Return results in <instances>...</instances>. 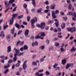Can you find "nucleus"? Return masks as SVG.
Returning a JSON list of instances; mask_svg holds the SVG:
<instances>
[{"label":"nucleus","mask_w":76,"mask_h":76,"mask_svg":"<svg viewBox=\"0 0 76 76\" xmlns=\"http://www.w3.org/2000/svg\"><path fill=\"white\" fill-rule=\"evenodd\" d=\"M44 71L43 69H42L40 70H39L38 71V72H36L35 74V76H43L44 75V74L42 73L39 74V73H42Z\"/></svg>","instance_id":"nucleus-1"},{"label":"nucleus","mask_w":76,"mask_h":76,"mask_svg":"<svg viewBox=\"0 0 76 76\" xmlns=\"http://www.w3.org/2000/svg\"><path fill=\"white\" fill-rule=\"evenodd\" d=\"M58 10H56L54 12V11H52V16L53 17V19L54 18H57V16H55V14H57L58 13Z\"/></svg>","instance_id":"nucleus-2"},{"label":"nucleus","mask_w":76,"mask_h":76,"mask_svg":"<svg viewBox=\"0 0 76 76\" xmlns=\"http://www.w3.org/2000/svg\"><path fill=\"white\" fill-rule=\"evenodd\" d=\"M67 30L68 31L70 32L71 33H73V32H74L76 31V28L73 27L70 28H67Z\"/></svg>","instance_id":"nucleus-3"},{"label":"nucleus","mask_w":76,"mask_h":76,"mask_svg":"<svg viewBox=\"0 0 76 76\" xmlns=\"http://www.w3.org/2000/svg\"><path fill=\"white\" fill-rule=\"evenodd\" d=\"M41 24V25L38 24L37 25V27H40L41 29H43L45 27V23H42Z\"/></svg>","instance_id":"nucleus-4"},{"label":"nucleus","mask_w":76,"mask_h":76,"mask_svg":"<svg viewBox=\"0 0 76 76\" xmlns=\"http://www.w3.org/2000/svg\"><path fill=\"white\" fill-rule=\"evenodd\" d=\"M30 22L31 24H34L35 22H37V17H35L34 18V19L31 20Z\"/></svg>","instance_id":"nucleus-5"},{"label":"nucleus","mask_w":76,"mask_h":76,"mask_svg":"<svg viewBox=\"0 0 76 76\" xmlns=\"http://www.w3.org/2000/svg\"><path fill=\"white\" fill-rule=\"evenodd\" d=\"M64 43H62V45L61 46V48H60L61 50V52H64L65 51H64V49L63 47H64Z\"/></svg>","instance_id":"nucleus-6"},{"label":"nucleus","mask_w":76,"mask_h":76,"mask_svg":"<svg viewBox=\"0 0 76 76\" xmlns=\"http://www.w3.org/2000/svg\"><path fill=\"white\" fill-rule=\"evenodd\" d=\"M18 16V14H14L12 15V19H15V18H16V17Z\"/></svg>","instance_id":"nucleus-7"},{"label":"nucleus","mask_w":76,"mask_h":76,"mask_svg":"<svg viewBox=\"0 0 76 76\" xmlns=\"http://www.w3.org/2000/svg\"><path fill=\"white\" fill-rule=\"evenodd\" d=\"M25 35H26V37H27V36L28 35V34H29V30L27 29L26 30L25 32Z\"/></svg>","instance_id":"nucleus-8"},{"label":"nucleus","mask_w":76,"mask_h":76,"mask_svg":"<svg viewBox=\"0 0 76 76\" xmlns=\"http://www.w3.org/2000/svg\"><path fill=\"white\" fill-rule=\"evenodd\" d=\"M11 51V46H9L7 48V53H10Z\"/></svg>","instance_id":"nucleus-9"},{"label":"nucleus","mask_w":76,"mask_h":76,"mask_svg":"<svg viewBox=\"0 0 76 76\" xmlns=\"http://www.w3.org/2000/svg\"><path fill=\"white\" fill-rule=\"evenodd\" d=\"M26 68H27V65H25L23 64V70H25L26 69Z\"/></svg>","instance_id":"nucleus-10"},{"label":"nucleus","mask_w":76,"mask_h":76,"mask_svg":"<svg viewBox=\"0 0 76 76\" xmlns=\"http://www.w3.org/2000/svg\"><path fill=\"white\" fill-rule=\"evenodd\" d=\"M56 6V4H53L50 7V9H54L55 8V6Z\"/></svg>","instance_id":"nucleus-11"},{"label":"nucleus","mask_w":76,"mask_h":76,"mask_svg":"<svg viewBox=\"0 0 76 76\" xmlns=\"http://www.w3.org/2000/svg\"><path fill=\"white\" fill-rule=\"evenodd\" d=\"M76 49H75V47H73L72 48V49L70 50V51L71 52H73V51L75 52V51H76Z\"/></svg>","instance_id":"nucleus-12"},{"label":"nucleus","mask_w":76,"mask_h":76,"mask_svg":"<svg viewBox=\"0 0 76 76\" xmlns=\"http://www.w3.org/2000/svg\"><path fill=\"white\" fill-rule=\"evenodd\" d=\"M14 50H15V51L16 53H17L18 54L19 53V50H17L16 48H14Z\"/></svg>","instance_id":"nucleus-13"},{"label":"nucleus","mask_w":76,"mask_h":76,"mask_svg":"<svg viewBox=\"0 0 76 76\" xmlns=\"http://www.w3.org/2000/svg\"><path fill=\"white\" fill-rule=\"evenodd\" d=\"M62 63L63 65H64V64H66V59H64V60H62Z\"/></svg>","instance_id":"nucleus-14"},{"label":"nucleus","mask_w":76,"mask_h":76,"mask_svg":"<svg viewBox=\"0 0 76 76\" xmlns=\"http://www.w3.org/2000/svg\"><path fill=\"white\" fill-rule=\"evenodd\" d=\"M38 42L36 41L35 43H33L32 44V45L33 47H34V45L37 46L38 45Z\"/></svg>","instance_id":"nucleus-15"},{"label":"nucleus","mask_w":76,"mask_h":76,"mask_svg":"<svg viewBox=\"0 0 76 76\" xmlns=\"http://www.w3.org/2000/svg\"><path fill=\"white\" fill-rule=\"evenodd\" d=\"M23 50H28V47L26 45H24L23 47Z\"/></svg>","instance_id":"nucleus-16"},{"label":"nucleus","mask_w":76,"mask_h":76,"mask_svg":"<svg viewBox=\"0 0 76 76\" xmlns=\"http://www.w3.org/2000/svg\"><path fill=\"white\" fill-rule=\"evenodd\" d=\"M14 20L13 19H12V18L10 20V23L9 24L10 25H12L13 24V23Z\"/></svg>","instance_id":"nucleus-17"},{"label":"nucleus","mask_w":76,"mask_h":76,"mask_svg":"<svg viewBox=\"0 0 76 76\" xmlns=\"http://www.w3.org/2000/svg\"><path fill=\"white\" fill-rule=\"evenodd\" d=\"M1 36L2 37H1L2 38H3V37L4 36V34L3 31H2L1 32V34H0V37H1Z\"/></svg>","instance_id":"nucleus-18"},{"label":"nucleus","mask_w":76,"mask_h":76,"mask_svg":"<svg viewBox=\"0 0 76 76\" xmlns=\"http://www.w3.org/2000/svg\"><path fill=\"white\" fill-rule=\"evenodd\" d=\"M61 28L62 29H64V27H65V23H62L61 25Z\"/></svg>","instance_id":"nucleus-19"},{"label":"nucleus","mask_w":76,"mask_h":76,"mask_svg":"<svg viewBox=\"0 0 76 76\" xmlns=\"http://www.w3.org/2000/svg\"><path fill=\"white\" fill-rule=\"evenodd\" d=\"M72 4H69L68 5V9L69 10H71L72 9Z\"/></svg>","instance_id":"nucleus-20"},{"label":"nucleus","mask_w":76,"mask_h":76,"mask_svg":"<svg viewBox=\"0 0 76 76\" xmlns=\"http://www.w3.org/2000/svg\"><path fill=\"white\" fill-rule=\"evenodd\" d=\"M15 27H16V28H17L18 29H19V28H20V25H19L18 24V23L15 24Z\"/></svg>","instance_id":"nucleus-21"},{"label":"nucleus","mask_w":76,"mask_h":76,"mask_svg":"<svg viewBox=\"0 0 76 76\" xmlns=\"http://www.w3.org/2000/svg\"><path fill=\"white\" fill-rule=\"evenodd\" d=\"M45 48V46L44 45H42L39 47V49L40 50H44Z\"/></svg>","instance_id":"nucleus-22"},{"label":"nucleus","mask_w":76,"mask_h":76,"mask_svg":"<svg viewBox=\"0 0 76 76\" xmlns=\"http://www.w3.org/2000/svg\"><path fill=\"white\" fill-rule=\"evenodd\" d=\"M32 1V3L33 5L35 7V0H31Z\"/></svg>","instance_id":"nucleus-23"},{"label":"nucleus","mask_w":76,"mask_h":76,"mask_svg":"<svg viewBox=\"0 0 76 76\" xmlns=\"http://www.w3.org/2000/svg\"><path fill=\"white\" fill-rule=\"evenodd\" d=\"M10 35L7 36V39L8 41H10Z\"/></svg>","instance_id":"nucleus-24"},{"label":"nucleus","mask_w":76,"mask_h":76,"mask_svg":"<svg viewBox=\"0 0 76 76\" xmlns=\"http://www.w3.org/2000/svg\"><path fill=\"white\" fill-rule=\"evenodd\" d=\"M54 50V47L53 46H51L49 48V50L50 51L51 50Z\"/></svg>","instance_id":"nucleus-25"},{"label":"nucleus","mask_w":76,"mask_h":76,"mask_svg":"<svg viewBox=\"0 0 76 76\" xmlns=\"http://www.w3.org/2000/svg\"><path fill=\"white\" fill-rule=\"evenodd\" d=\"M68 64L69 67H71V68H73V63Z\"/></svg>","instance_id":"nucleus-26"},{"label":"nucleus","mask_w":76,"mask_h":76,"mask_svg":"<svg viewBox=\"0 0 76 76\" xmlns=\"http://www.w3.org/2000/svg\"><path fill=\"white\" fill-rule=\"evenodd\" d=\"M73 14V12H68V13L67 14V15H72Z\"/></svg>","instance_id":"nucleus-27"},{"label":"nucleus","mask_w":76,"mask_h":76,"mask_svg":"<svg viewBox=\"0 0 76 76\" xmlns=\"http://www.w3.org/2000/svg\"><path fill=\"white\" fill-rule=\"evenodd\" d=\"M14 31H15V27H13V29L11 30V33L12 34H14Z\"/></svg>","instance_id":"nucleus-28"},{"label":"nucleus","mask_w":76,"mask_h":76,"mask_svg":"<svg viewBox=\"0 0 76 76\" xmlns=\"http://www.w3.org/2000/svg\"><path fill=\"white\" fill-rule=\"evenodd\" d=\"M15 0H10L9 1V3L10 4H11L12 3H13V2L15 1Z\"/></svg>","instance_id":"nucleus-29"},{"label":"nucleus","mask_w":76,"mask_h":76,"mask_svg":"<svg viewBox=\"0 0 76 76\" xmlns=\"http://www.w3.org/2000/svg\"><path fill=\"white\" fill-rule=\"evenodd\" d=\"M42 36L43 37H44L45 36V33L44 32H42L41 33V35L40 37Z\"/></svg>","instance_id":"nucleus-30"},{"label":"nucleus","mask_w":76,"mask_h":76,"mask_svg":"<svg viewBox=\"0 0 76 76\" xmlns=\"http://www.w3.org/2000/svg\"><path fill=\"white\" fill-rule=\"evenodd\" d=\"M32 65L34 66H37V63H36V62L34 61L32 63Z\"/></svg>","instance_id":"nucleus-31"},{"label":"nucleus","mask_w":76,"mask_h":76,"mask_svg":"<svg viewBox=\"0 0 76 76\" xmlns=\"http://www.w3.org/2000/svg\"><path fill=\"white\" fill-rule=\"evenodd\" d=\"M57 40H59V39L58 38L55 37L53 39V40L54 41H57Z\"/></svg>","instance_id":"nucleus-32"},{"label":"nucleus","mask_w":76,"mask_h":76,"mask_svg":"<svg viewBox=\"0 0 76 76\" xmlns=\"http://www.w3.org/2000/svg\"><path fill=\"white\" fill-rule=\"evenodd\" d=\"M57 66H58V64H55L54 65H53V68L54 69H56Z\"/></svg>","instance_id":"nucleus-33"},{"label":"nucleus","mask_w":76,"mask_h":76,"mask_svg":"<svg viewBox=\"0 0 76 76\" xmlns=\"http://www.w3.org/2000/svg\"><path fill=\"white\" fill-rule=\"evenodd\" d=\"M9 64H8L7 66L6 65H5L4 67V69H7V67H9Z\"/></svg>","instance_id":"nucleus-34"},{"label":"nucleus","mask_w":76,"mask_h":76,"mask_svg":"<svg viewBox=\"0 0 76 76\" xmlns=\"http://www.w3.org/2000/svg\"><path fill=\"white\" fill-rule=\"evenodd\" d=\"M70 67V66H69V65L68 64L66 66V67H65V69H68L69 68V67Z\"/></svg>","instance_id":"nucleus-35"},{"label":"nucleus","mask_w":76,"mask_h":76,"mask_svg":"<svg viewBox=\"0 0 76 76\" xmlns=\"http://www.w3.org/2000/svg\"><path fill=\"white\" fill-rule=\"evenodd\" d=\"M9 9H10V7H9L7 8V9L5 10L4 11L5 13H7V12L8 11V10H9Z\"/></svg>","instance_id":"nucleus-36"},{"label":"nucleus","mask_w":76,"mask_h":76,"mask_svg":"<svg viewBox=\"0 0 76 76\" xmlns=\"http://www.w3.org/2000/svg\"><path fill=\"white\" fill-rule=\"evenodd\" d=\"M42 10V8H40L39 10H38L37 11V12L38 13H40V12H41V10Z\"/></svg>","instance_id":"nucleus-37"},{"label":"nucleus","mask_w":76,"mask_h":76,"mask_svg":"<svg viewBox=\"0 0 76 76\" xmlns=\"http://www.w3.org/2000/svg\"><path fill=\"white\" fill-rule=\"evenodd\" d=\"M23 15H22L21 16H20L18 17V19H21L23 18Z\"/></svg>","instance_id":"nucleus-38"},{"label":"nucleus","mask_w":76,"mask_h":76,"mask_svg":"<svg viewBox=\"0 0 76 76\" xmlns=\"http://www.w3.org/2000/svg\"><path fill=\"white\" fill-rule=\"evenodd\" d=\"M15 66L16 67H19L20 66V64L17 63L15 65Z\"/></svg>","instance_id":"nucleus-39"},{"label":"nucleus","mask_w":76,"mask_h":76,"mask_svg":"<svg viewBox=\"0 0 76 76\" xmlns=\"http://www.w3.org/2000/svg\"><path fill=\"white\" fill-rule=\"evenodd\" d=\"M59 45H60V44L58 43H55V45L56 47H58Z\"/></svg>","instance_id":"nucleus-40"},{"label":"nucleus","mask_w":76,"mask_h":76,"mask_svg":"<svg viewBox=\"0 0 76 76\" xmlns=\"http://www.w3.org/2000/svg\"><path fill=\"white\" fill-rule=\"evenodd\" d=\"M9 56L11 58H12L13 57V54H12V53H10L9 55Z\"/></svg>","instance_id":"nucleus-41"},{"label":"nucleus","mask_w":76,"mask_h":76,"mask_svg":"<svg viewBox=\"0 0 76 76\" xmlns=\"http://www.w3.org/2000/svg\"><path fill=\"white\" fill-rule=\"evenodd\" d=\"M8 71H9V69H6L4 71V74H6V73H7V72H8Z\"/></svg>","instance_id":"nucleus-42"},{"label":"nucleus","mask_w":76,"mask_h":76,"mask_svg":"<svg viewBox=\"0 0 76 76\" xmlns=\"http://www.w3.org/2000/svg\"><path fill=\"white\" fill-rule=\"evenodd\" d=\"M30 19H31V18L29 16H28L27 17V20L28 22H29L30 21Z\"/></svg>","instance_id":"nucleus-43"},{"label":"nucleus","mask_w":76,"mask_h":76,"mask_svg":"<svg viewBox=\"0 0 76 76\" xmlns=\"http://www.w3.org/2000/svg\"><path fill=\"white\" fill-rule=\"evenodd\" d=\"M22 32V30L19 31L18 33V35H20V34Z\"/></svg>","instance_id":"nucleus-44"},{"label":"nucleus","mask_w":76,"mask_h":76,"mask_svg":"<svg viewBox=\"0 0 76 76\" xmlns=\"http://www.w3.org/2000/svg\"><path fill=\"white\" fill-rule=\"evenodd\" d=\"M64 7H68V4H65L64 5Z\"/></svg>","instance_id":"nucleus-45"},{"label":"nucleus","mask_w":76,"mask_h":76,"mask_svg":"<svg viewBox=\"0 0 76 76\" xmlns=\"http://www.w3.org/2000/svg\"><path fill=\"white\" fill-rule=\"evenodd\" d=\"M17 60V57H14L13 58V61H15Z\"/></svg>","instance_id":"nucleus-46"},{"label":"nucleus","mask_w":76,"mask_h":76,"mask_svg":"<svg viewBox=\"0 0 76 76\" xmlns=\"http://www.w3.org/2000/svg\"><path fill=\"white\" fill-rule=\"evenodd\" d=\"M40 38V36H39V35H38L37 36L35 37V39H38Z\"/></svg>","instance_id":"nucleus-47"},{"label":"nucleus","mask_w":76,"mask_h":76,"mask_svg":"<svg viewBox=\"0 0 76 76\" xmlns=\"http://www.w3.org/2000/svg\"><path fill=\"white\" fill-rule=\"evenodd\" d=\"M46 75H48V76L50 75V72H48L46 71Z\"/></svg>","instance_id":"nucleus-48"},{"label":"nucleus","mask_w":76,"mask_h":76,"mask_svg":"<svg viewBox=\"0 0 76 76\" xmlns=\"http://www.w3.org/2000/svg\"><path fill=\"white\" fill-rule=\"evenodd\" d=\"M16 8H17V7H15L13 9V10H12V12H15V11H16Z\"/></svg>","instance_id":"nucleus-49"},{"label":"nucleus","mask_w":76,"mask_h":76,"mask_svg":"<svg viewBox=\"0 0 76 76\" xmlns=\"http://www.w3.org/2000/svg\"><path fill=\"white\" fill-rule=\"evenodd\" d=\"M23 25H27V23L25 21H24L23 22Z\"/></svg>","instance_id":"nucleus-50"},{"label":"nucleus","mask_w":76,"mask_h":76,"mask_svg":"<svg viewBox=\"0 0 76 76\" xmlns=\"http://www.w3.org/2000/svg\"><path fill=\"white\" fill-rule=\"evenodd\" d=\"M44 60V59L43 58H42L40 59V62H42Z\"/></svg>","instance_id":"nucleus-51"},{"label":"nucleus","mask_w":76,"mask_h":76,"mask_svg":"<svg viewBox=\"0 0 76 76\" xmlns=\"http://www.w3.org/2000/svg\"><path fill=\"white\" fill-rule=\"evenodd\" d=\"M58 22H56L55 23V24H56V27H58Z\"/></svg>","instance_id":"nucleus-52"},{"label":"nucleus","mask_w":76,"mask_h":76,"mask_svg":"<svg viewBox=\"0 0 76 76\" xmlns=\"http://www.w3.org/2000/svg\"><path fill=\"white\" fill-rule=\"evenodd\" d=\"M23 6L25 9H26V7H27V5L26 4H25L23 5Z\"/></svg>","instance_id":"nucleus-53"},{"label":"nucleus","mask_w":76,"mask_h":76,"mask_svg":"<svg viewBox=\"0 0 76 76\" xmlns=\"http://www.w3.org/2000/svg\"><path fill=\"white\" fill-rule=\"evenodd\" d=\"M23 53H20L19 54H18V56H23Z\"/></svg>","instance_id":"nucleus-54"},{"label":"nucleus","mask_w":76,"mask_h":76,"mask_svg":"<svg viewBox=\"0 0 76 76\" xmlns=\"http://www.w3.org/2000/svg\"><path fill=\"white\" fill-rule=\"evenodd\" d=\"M73 17H76V12H73Z\"/></svg>","instance_id":"nucleus-55"},{"label":"nucleus","mask_w":76,"mask_h":76,"mask_svg":"<svg viewBox=\"0 0 76 76\" xmlns=\"http://www.w3.org/2000/svg\"><path fill=\"white\" fill-rule=\"evenodd\" d=\"M63 19L64 20H66L67 19V18L66 17H63Z\"/></svg>","instance_id":"nucleus-56"},{"label":"nucleus","mask_w":76,"mask_h":76,"mask_svg":"<svg viewBox=\"0 0 76 76\" xmlns=\"http://www.w3.org/2000/svg\"><path fill=\"white\" fill-rule=\"evenodd\" d=\"M12 63V60L10 59L8 61V63Z\"/></svg>","instance_id":"nucleus-57"},{"label":"nucleus","mask_w":76,"mask_h":76,"mask_svg":"<svg viewBox=\"0 0 76 76\" xmlns=\"http://www.w3.org/2000/svg\"><path fill=\"white\" fill-rule=\"evenodd\" d=\"M31 25L32 26V28H35V25L34 24H31Z\"/></svg>","instance_id":"nucleus-58"},{"label":"nucleus","mask_w":76,"mask_h":76,"mask_svg":"<svg viewBox=\"0 0 76 76\" xmlns=\"http://www.w3.org/2000/svg\"><path fill=\"white\" fill-rule=\"evenodd\" d=\"M55 69V70H58L60 69V67H57Z\"/></svg>","instance_id":"nucleus-59"},{"label":"nucleus","mask_w":76,"mask_h":76,"mask_svg":"<svg viewBox=\"0 0 76 76\" xmlns=\"http://www.w3.org/2000/svg\"><path fill=\"white\" fill-rule=\"evenodd\" d=\"M46 43L47 44H48L49 43H50V41H49V40L47 39L46 40Z\"/></svg>","instance_id":"nucleus-60"},{"label":"nucleus","mask_w":76,"mask_h":76,"mask_svg":"<svg viewBox=\"0 0 76 76\" xmlns=\"http://www.w3.org/2000/svg\"><path fill=\"white\" fill-rule=\"evenodd\" d=\"M27 60H26L24 61V62L23 63V64H25V65H26V63H27Z\"/></svg>","instance_id":"nucleus-61"},{"label":"nucleus","mask_w":76,"mask_h":76,"mask_svg":"<svg viewBox=\"0 0 76 76\" xmlns=\"http://www.w3.org/2000/svg\"><path fill=\"white\" fill-rule=\"evenodd\" d=\"M70 35L69 34H68V35L65 38V39H67L69 37V36H70Z\"/></svg>","instance_id":"nucleus-62"},{"label":"nucleus","mask_w":76,"mask_h":76,"mask_svg":"<svg viewBox=\"0 0 76 76\" xmlns=\"http://www.w3.org/2000/svg\"><path fill=\"white\" fill-rule=\"evenodd\" d=\"M76 19V17H73L72 20H75Z\"/></svg>","instance_id":"nucleus-63"},{"label":"nucleus","mask_w":76,"mask_h":76,"mask_svg":"<svg viewBox=\"0 0 76 76\" xmlns=\"http://www.w3.org/2000/svg\"><path fill=\"white\" fill-rule=\"evenodd\" d=\"M60 75H61V72H59L56 75V76H60Z\"/></svg>","instance_id":"nucleus-64"}]
</instances>
